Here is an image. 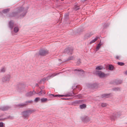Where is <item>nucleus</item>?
<instances>
[{
    "label": "nucleus",
    "instance_id": "f8f14e48",
    "mask_svg": "<svg viewBox=\"0 0 127 127\" xmlns=\"http://www.w3.org/2000/svg\"><path fill=\"white\" fill-rule=\"evenodd\" d=\"M10 108V107L8 106H2L0 108V111L1 110L3 111L6 110Z\"/></svg>",
    "mask_w": 127,
    "mask_h": 127
},
{
    "label": "nucleus",
    "instance_id": "72a5a7b5",
    "mask_svg": "<svg viewBox=\"0 0 127 127\" xmlns=\"http://www.w3.org/2000/svg\"><path fill=\"white\" fill-rule=\"evenodd\" d=\"M73 57L72 56L70 57L68 59V60H72L73 59Z\"/></svg>",
    "mask_w": 127,
    "mask_h": 127
},
{
    "label": "nucleus",
    "instance_id": "f03ea898",
    "mask_svg": "<svg viewBox=\"0 0 127 127\" xmlns=\"http://www.w3.org/2000/svg\"><path fill=\"white\" fill-rule=\"evenodd\" d=\"M35 111V109H29L23 112H22V115L23 118L28 119L32 113Z\"/></svg>",
    "mask_w": 127,
    "mask_h": 127
},
{
    "label": "nucleus",
    "instance_id": "49530a36",
    "mask_svg": "<svg viewBox=\"0 0 127 127\" xmlns=\"http://www.w3.org/2000/svg\"><path fill=\"white\" fill-rule=\"evenodd\" d=\"M76 88H77L78 87L77 86H76Z\"/></svg>",
    "mask_w": 127,
    "mask_h": 127
},
{
    "label": "nucleus",
    "instance_id": "c85d7f7f",
    "mask_svg": "<svg viewBox=\"0 0 127 127\" xmlns=\"http://www.w3.org/2000/svg\"><path fill=\"white\" fill-rule=\"evenodd\" d=\"M122 81L121 80H119L117 81L116 83L117 84H120L122 83Z\"/></svg>",
    "mask_w": 127,
    "mask_h": 127
},
{
    "label": "nucleus",
    "instance_id": "4be33fe9",
    "mask_svg": "<svg viewBox=\"0 0 127 127\" xmlns=\"http://www.w3.org/2000/svg\"><path fill=\"white\" fill-rule=\"evenodd\" d=\"M79 107L80 109H83L84 108H85L86 107V104H82L80 105Z\"/></svg>",
    "mask_w": 127,
    "mask_h": 127
},
{
    "label": "nucleus",
    "instance_id": "e433bc0d",
    "mask_svg": "<svg viewBox=\"0 0 127 127\" xmlns=\"http://www.w3.org/2000/svg\"><path fill=\"white\" fill-rule=\"evenodd\" d=\"M115 118V117L114 115L113 116H112V117L111 118V119L112 120H113Z\"/></svg>",
    "mask_w": 127,
    "mask_h": 127
},
{
    "label": "nucleus",
    "instance_id": "bb28decb",
    "mask_svg": "<svg viewBox=\"0 0 127 127\" xmlns=\"http://www.w3.org/2000/svg\"><path fill=\"white\" fill-rule=\"evenodd\" d=\"M101 106L103 107H104L107 105V104L106 103H101Z\"/></svg>",
    "mask_w": 127,
    "mask_h": 127
},
{
    "label": "nucleus",
    "instance_id": "dca6fc26",
    "mask_svg": "<svg viewBox=\"0 0 127 127\" xmlns=\"http://www.w3.org/2000/svg\"><path fill=\"white\" fill-rule=\"evenodd\" d=\"M49 100L47 98H42L40 99V101L41 102L44 103L47 102Z\"/></svg>",
    "mask_w": 127,
    "mask_h": 127
},
{
    "label": "nucleus",
    "instance_id": "9b49d317",
    "mask_svg": "<svg viewBox=\"0 0 127 127\" xmlns=\"http://www.w3.org/2000/svg\"><path fill=\"white\" fill-rule=\"evenodd\" d=\"M73 51V49L72 48H67L65 49L64 52L68 54H71Z\"/></svg>",
    "mask_w": 127,
    "mask_h": 127
},
{
    "label": "nucleus",
    "instance_id": "a878e982",
    "mask_svg": "<svg viewBox=\"0 0 127 127\" xmlns=\"http://www.w3.org/2000/svg\"><path fill=\"white\" fill-rule=\"evenodd\" d=\"M113 90L115 91H119L120 90V88L118 87L115 88H113Z\"/></svg>",
    "mask_w": 127,
    "mask_h": 127
},
{
    "label": "nucleus",
    "instance_id": "423d86ee",
    "mask_svg": "<svg viewBox=\"0 0 127 127\" xmlns=\"http://www.w3.org/2000/svg\"><path fill=\"white\" fill-rule=\"evenodd\" d=\"M74 94L73 93V92H71L69 93H68L65 95H54V97H62L63 96H70L71 95H74Z\"/></svg>",
    "mask_w": 127,
    "mask_h": 127
},
{
    "label": "nucleus",
    "instance_id": "ddd939ff",
    "mask_svg": "<svg viewBox=\"0 0 127 127\" xmlns=\"http://www.w3.org/2000/svg\"><path fill=\"white\" fill-rule=\"evenodd\" d=\"M82 121L85 122H87L89 121V118L87 116L83 117L82 118Z\"/></svg>",
    "mask_w": 127,
    "mask_h": 127
},
{
    "label": "nucleus",
    "instance_id": "58836bf2",
    "mask_svg": "<svg viewBox=\"0 0 127 127\" xmlns=\"http://www.w3.org/2000/svg\"><path fill=\"white\" fill-rule=\"evenodd\" d=\"M3 120V118L1 117V116H0V120Z\"/></svg>",
    "mask_w": 127,
    "mask_h": 127
},
{
    "label": "nucleus",
    "instance_id": "9d476101",
    "mask_svg": "<svg viewBox=\"0 0 127 127\" xmlns=\"http://www.w3.org/2000/svg\"><path fill=\"white\" fill-rule=\"evenodd\" d=\"M74 71L76 73L80 74L81 75L83 74L84 73V71L81 69H76L74 70Z\"/></svg>",
    "mask_w": 127,
    "mask_h": 127
},
{
    "label": "nucleus",
    "instance_id": "2eb2a0df",
    "mask_svg": "<svg viewBox=\"0 0 127 127\" xmlns=\"http://www.w3.org/2000/svg\"><path fill=\"white\" fill-rule=\"evenodd\" d=\"M45 93V92L44 90H41L40 92L38 93H36V94L39 96H43Z\"/></svg>",
    "mask_w": 127,
    "mask_h": 127
},
{
    "label": "nucleus",
    "instance_id": "39448f33",
    "mask_svg": "<svg viewBox=\"0 0 127 127\" xmlns=\"http://www.w3.org/2000/svg\"><path fill=\"white\" fill-rule=\"evenodd\" d=\"M11 76L9 74H7L4 76L2 78V81L3 82H8L10 80Z\"/></svg>",
    "mask_w": 127,
    "mask_h": 127
},
{
    "label": "nucleus",
    "instance_id": "c756f323",
    "mask_svg": "<svg viewBox=\"0 0 127 127\" xmlns=\"http://www.w3.org/2000/svg\"><path fill=\"white\" fill-rule=\"evenodd\" d=\"M4 126V123L2 122H0V127H3Z\"/></svg>",
    "mask_w": 127,
    "mask_h": 127
},
{
    "label": "nucleus",
    "instance_id": "5701e85b",
    "mask_svg": "<svg viewBox=\"0 0 127 127\" xmlns=\"http://www.w3.org/2000/svg\"><path fill=\"white\" fill-rule=\"evenodd\" d=\"M6 69L4 67H2L0 70V72H4L6 70Z\"/></svg>",
    "mask_w": 127,
    "mask_h": 127
},
{
    "label": "nucleus",
    "instance_id": "1a4fd4ad",
    "mask_svg": "<svg viewBox=\"0 0 127 127\" xmlns=\"http://www.w3.org/2000/svg\"><path fill=\"white\" fill-rule=\"evenodd\" d=\"M35 94H36V92L34 90H33L32 92L30 91L27 92L26 94V95L27 97L31 96L34 95Z\"/></svg>",
    "mask_w": 127,
    "mask_h": 127
},
{
    "label": "nucleus",
    "instance_id": "20e7f679",
    "mask_svg": "<svg viewBox=\"0 0 127 127\" xmlns=\"http://www.w3.org/2000/svg\"><path fill=\"white\" fill-rule=\"evenodd\" d=\"M61 73V72H59L57 73L56 74H55V73H53V74H50L49 76L47 77L46 78H44L43 79H42L40 81V82H41L42 81H44L45 80H48L49 79H50L51 78H52L53 77L58 75L60 74V73Z\"/></svg>",
    "mask_w": 127,
    "mask_h": 127
},
{
    "label": "nucleus",
    "instance_id": "b1692460",
    "mask_svg": "<svg viewBox=\"0 0 127 127\" xmlns=\"http://www.w3.org/2000/svg\"><path fill=\"white\" fill-rule=\"evenodd\" d=\"M114 66L112 65H109V66L108 69L110 70H113Z\"/></svg>",
    "mask_w": 127,
    "mask_h": 127
},
{
    "label": "nucleus",
    "instance_id": "37998d69",
    "mask_svg": "<svg viewBox=\"0 0 127 127\" xmlns=\"http://www.w3.org/2000/svg\"><path fill=\"white\" fill-rule=\"evenodd\" d=\"M61 59H59V61H61Z\"/></svg>",
    "mask_w": 127,
    "mask_h": 127
},
{
    "label": "nucleus",
    "instance_id": "a18cd8bd",
    "mask_svg": "<svg viewBox=\"0 0 127 127\" xmlns=\"http://www.w3.org/2000/svg\"><path fill=\"white\" fill-rule=\"evenodd\" d=\"M8 118H9L11 119H12V118H10L9 117Z\"/></svg>",
    "mask_w": 127,
    "mask_h": 127
},
{
    "label": "nucleus",
    "instance_id": "f704fd0d",
    "mask_svg": "<svg viewBox=\"0 0 127 127\" xmlns=\"http://www.w3.org/2000/svg\"><path fill=\"white\" fill-rule=\"evenodd\" d=\"M79 7L78 6L76 7L75 8V10H78L79 9Z\"/></svg>",
    "mask_w": 127,
    "mask_h": 127
},
{
    "label": "nucleus",
    "instance_id": "cd10ccee",
    "mask_svg": "<svg viewBox=\"0 0 127 127\" xmlns=\"http://www.w3.org/2000/svg\"><path fill=\"white\" fill-rule=\"evenodd\" d=\"M118 64L119 65H120L121 66H122V65H124V64L123 63H122V62H118Z\"/></svg>",
    "mask_w": 127,
    "mask_h": 127
},
{
    "label": "nucleus",
    "instance_id": "a19ab883",
    "mask_svg": "<svg viewBox=\"0 0 127 127\" xmlns=\"http://www.w3.org/2000/svg\"><path fill=\"white\" fill-rule=\"evenodd\" d=\"M125 73L126 75H127V71L125 72Z\"/></svg>",
    "mask_w": 127,
    "mask_h": 127
},
{
    "label": "nucleus",
    "instance_id": "412c9836",
    "mask_svg": "<svg viewBox=\"0 0 127 127\" xmlns=\"http://www.w3.org/2000/svg\"><path fill=\"white\" fill-rule=\"evenodd\" d=\"M103 67L102 66H99L96 67V69L97 70H101L103 68Z\"/></svg>",
    "mask_w": 127,
    "mask_h": 127
},
{
    "label": "nucleus",
    "instance_id": "473e14b6",
    "mask_svg": "<svg viewBox=\"0 0 127 127\" xmlns=\"http://www.w3.org/2000/svg\"><path fill=\"white\" fill-rule=\"evenodd\" d=\"M40 99L39 97H36L34 99V101L35 102H37Z\"/></svg>",
    "mask_w": 127,
    "mask_h": 127
},
{
    "label": "nucleus",
    "instance_id": "c9c22d12",
    "mask_svg": "<svg viewBox=\"0 0 127 127\" xmlns=\"http://www.w3.org/2000/svg\"><path fill=\"white\" fill-rule=\"evenodd\" d=\"M77 97L78 98H79L82 97V96L81 95H78Z\"/></svg>",
    "mask_w": 127,
    "mask_h": 127
},
{
    "label": "nucleus",
    "instance_id": "6ab92c4d",
    "mask_svg": "<svg viewBox=\"0 0 127 127\" xmlns=\"http://www.w3.org/2000/svg\"><path fill=\"white\" fill-rule=\"evenodd\" d=\"M19 30V28L18 26H16L14 28L13 31L15 33H17L18 32Z\"/></svg>",
    "mask_w": 127,
    "mask_h": 127
},
{
    "label": "nucleus",
    "instance_id": "79ce46f5",
    "mask_svg": "<svg viewBox=\"0 0 127 127\" xmlns=\"http://www.w3.org/2000/svg\"><path fill=\"white\" fill-rule=\"evenodd\" d=\"M62 99H64V100H66L67 99L66 98H62Z\"/></svg>",
    "mask_w": 127,
    "mask_h": 127
},
{
    "label": "nucleus",
    "instance_id": "c03bdc74",
    "mask_svg": "<svg viewBox=\"0 0 127 127\" xmlns=\"http://www.w3.org/2000/svg\"><path fill=\"white\" fill-rule=\"evenodd\" d=\"M66 16H68V14H66V15H65V16H66Z\"/></svg>",
    "mask_w": 127,
    "mask_h": 127
},
{
    "label": "nucleus",
    "instance_id": "7ed1b4c3",
    "mask_svg": "<svg viewBox=\"0 0 127 127\" xmlns=\"http://www.w3.org/2000/svg\"><path fill=\"white\" fill-rule=\"evenodd\" d=\"M95 74L98 75L100 77L102 78L106 77L108 75L105 74L101 71L96 70L95 71Z\"/></svg>",
    "mask_w": 127,
    "mask_h": 127
},
{
    "label": "nucleus",
    "instance_id": "393cba45",
    "mask_svg": "<svg viewBox=\"0 0 127 127\" xmlns=\"http://www.w3.org/2000/svg\"><path fill=\"white\" fill-rule=\"evenodd\" d=\"M9 11V9H7L3 10L2 12L4 13H7Z\"/></svg>",
    "mask_w": 127,
    "mask_h": 127
},
{
    "label": "nucleus",
    "instance_id": "de8ad7c7",
    "mask_svg": "<svg viewBox=\"0 0 127 127\" xmlns=\"http://www.w3.org/2000/svg\"><path fill=\"white\" fill-rule=\"evenodd\" d=\"M126 124H127V123H126Z\"/></svg>",
    "mask_w": 127,
    "mask_h": 127
},
{
    "label": "nucleus",
    "instance_id": "ea45409f",
    "mask_svg": "<svg viewBox=\"0 0 127 127\" xmlns=\"http://www.w3.org/2000/svg\"><path fill=\"white\" fill-rule=\"evenodd\" d=\"M49 95V96H53L54 97V95H53V94H50Z\"/></svg>",
    "mask_w": 127,
    "mask_h": 127
},
{
    "label": "nucleus",
    "instance_id": "aec40b11",
    "mask_svg": "<svg viewBox=\"0 0 127 127\" xmlns=\"http://www.w3.org/2000/svg\"><path fill=\"white\" fill-rule=\"evenodd\" d=\"M110 95L109 94H104L102 95V98H107L109 97Z\"/></svg>",
    "mask_w": 127,
    "mask_h": 127
},
{
    "label": "nucleus",
    "instance_id": "09e8293b",
    "mask_svg": "<svg viewBox=\"0 0 127 127\" xmlns=\"http://www.w3.org/2000/svg\"><path fill=\"white\" fill-rule=\"evenodd\" d=\"M2 115H1V116H1H1H2Z\"/></svg>",
    "mask_w": 127,
    "mask_h": 127
},
{
    "label": "nucleus",
    "instance_id": "a211bd4d",
    "mask_svg": "<svg viewBox=\"0 0 127 127\" xmlns=\"http://www.w3.org/2000/svg\"><path fill=\"white\" fill-rule=\"evenodd\" d=\"M102 44L101 43V41H100L99 43L98 44V45L96 48V51H97L99 50Z\"/></svg>",
    "mask_w": 127,
    "mask_h": 127
},
{
    "label": "nucleus",
    "instance_id": "0eeeda50",
    "mask_svg": "<svg viewBox=\"0 0 127 127\" xmlns=\"http://www.w3.org/2000/svg\"><path fill=\"white\" fill-rule=\"evenodd\" d=\"M32 102V100L29 101H27L25 103H22L16 105V107H22L23 106H24L27 104L28 103H31Z\"/></svg>",
    "mask_w": 127,
    "mask_h": 127
},
{
    "label": "nucleus",
    "instance_id": "4468645a",
    "mask_svg": "<svg viewBox=\"0 0 127 127\" xmlns=\"http://www.w3.org/2000/svg\"><path fill=\"white\" fill-rule=\"evenodd\" d=\"M15 26V25L14 23L12 21L9 22V27L12 30L13 27Z\"/></svg>",
    "mask_w": 127,
    "mask_h": 127
},
{
    "label": "nucleus",
    "instance_id": "2f4dec72",
    "mask_svg": "<svg viewBox=\"0 0 127 127\" xmlns=\"http://www.w3.org/2000/svg\"><path fill=\"white\" fill-rule=\"evenodd\" d=\"M81 63V62L80 59H78L77 62V65H79Z\"/></svg>",
    "mask_w": 127,
    "mask_h": 127
},
{
    "label": "nucleus",
    "instance_id": "6e6552de",
    "mask_svg": "<svg viewBox=\"0 0 127 127\" xmlns=\"http://www.w3.org/2000/svg\"><path fill=\"white\" fill-rule=\"evenodd\" d=\"M48 53V51L45 50H41L39 51V54L41 56H44Z\"/></svg>",
    "mask_w": 127,
    "mask_h": 127
},
{
    "label": "nucleus",
    "instance_id": "f257e3e1",
    "mask_svg": "<svg viewBox=\"0 0 127 127\" xmlns=\"http://www.w3.org/2000/svg\"><path fill=\"white\" fill-rule=\"evenodd\" d=\"M27 9L28 8H25L22 7H19L18 9L17 12L11 14L10 15V17L15 16L18 14L20 13V16L21 17H23L26 15V13L27 12Z\"/></svg>",
    "mask_w": 127,
    "mask_h": 127
},
{
    "label": "nucleus",
    "instance_id": "4c0bfd02",
    "mask_svg": "<svg viewBox=\"0 0 127 127\" xmlns=\"http://www.w3.org/2000/svg\"><path fill=\"white\" fill-rule=\"evenodd\" d=\"M119 56H116L115 58L116 59H119Z\"/></svg>",
    "mask_w": 127,
    "mask_h": 127
},
{
    "label": "nucleus",
    "instance_id": "f3484780",
    "mask_svg": "<svg viewBox=\"0 0 127 127\" xmlns=\"http://www.w3.org/2000/svg\"><path fill=\"white\" fill-rule=\"evenodd\" d=\"M99 37L97 36H96L95 38L92 40L90 42V44H91L95 42L98 39Z\"/></svg>",
    "mask_w": 127,
    "mask_h": 127
},
{
    "label": "nucleus",
    "instance_id": "7c9ffc66",
    "mask_svg": "<svg viewBox=\"0 0 127 127\" xmlns=\"http://www.w3.org/2000/svg\"><path fill=\"white\" fill-rule=\"evenodd\" d=\"M87 85L88 87L90 88H92L93 86V85L89 84H87Z\"/></svg>",
    "mask_w": 127,
    "mask_h": 127
}]
</instances>
